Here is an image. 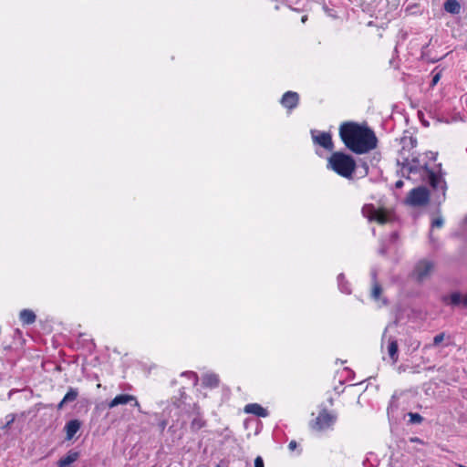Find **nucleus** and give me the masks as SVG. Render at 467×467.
<instances>
[{
    "instance_id": "1",
    "label": "nucleus",
    "mask_w": 467,
    "mask_h": 467,
    "mask_svg": "<svg viewBox=\"0 0 467 467\" xmlns=\"http://www.w3.org/2000/svg\"><path fill=\"white\" fill-rule=\"evenodd\" d=\"M339 137L345 146L356 154L368 153L378 144L375 132L370 128L353 121L340 125Z\"/></svg>"
},
{
    "instance_id": "2",
    "label": "nucleus",
    "mask_w": 467,
    "mask_h": 467,
    "mask_svg": "<svg viewBox=\"0 0 467 467\" xmlns=\"http://www.w3.org/2000/svg\"><path fill=\"white\" fill-rule=\"evenodd\" d=\"M327 168L343 178L351 179L357 163L351 155L342 151H334L327 160Z\"/></svg>"
},
{
    "instance_id": "3",
    "label": "nucleus",
    "mask_w": 467,
    "mask_h": 467,
    "mask_svg": "<svg viewBox=\"0 0 467 467\" xmlns=\"http://www.w3.org/2000/svg\"><path fill=\"white\" fill-rule=\"evenodd\" d=\"M397 165L400 167L399 172L407 179H410V174L423 175L425 171L429 168L428 163L420 164L419 157H402L397 160Z\"/></svg>"
},
{
    "instance_id": "4",
    "label": "nucleus",
    "mask_w": 467,
    "mask_h": 467,
    "mask_svg": "<svg viewBox=\"0 0 467 467\" xmlns=\"http://www.w3.org/2000/svg\"><path fill=\"white\" fill-rule=\"evenodd\" d=\"M337 415L324 408L320 410L317 417L309 422V427L317 431L331 428L337 421Z\"/></svg>"
},
{
    "instance_id": "5",
    "label": "nucleus",
    "mask_w": 467,
    "mask_h": 467,
    "mask_svg": "<svg viewBox=\"0 0 467 467\" xmlns=\"http://www.w3.org/2000/svg\"><path fill=\"white\" fill-rule=\"evenodd\" d=\"M361 213L369 222L385 224L392 220V213L385 209H377L374 204L368 203L362 207Z\"/></svg>"
},
{
    "instance_id": "6",
    "label": "nucleus",
    "mask_w": 467,
    "mask_h": 467,
    "mask_svg": "<svg viewBox=\"0 0 467 467\" xmlns=\"http://www.w3.org/2000/svg\"><path fill=\"white\" fill-rule=\"evenodd\" d=\"M430 192L424 186L412 189L406 199V202L411 206H422L428 203Z\"/></svg>"
},
{
    "instance_id": "7",
    "label": "nucleus",
    "mask_w": 467,
    "mask_h": 467,
    "mask_svg": "<svg viewBox=\"0 0 467 467\" xmlns=\"http://www.w3.org/2000/svg\"><path fill=\"white\" fill-rule=\"evenodd\" d=\"M311 138L314 145H317L327 151L334 152V142L330 132L311 130Z\"/></svg>"
},
{
    "instance_id": "8",
    "label": "nucleus",
    "mask_w": 467,
    "mask_h": 467,
    "mask_svg": "<svg viewBox=\"0 0 467 467\" xmlns=\"http://www.w3.org/2000/svg\"><path fill=\"white\" fill-rule=\"evenodd\" d=\"M433 269L434 264L432 261L426 259L420 260L414 267L413 276L417 281L422 282L430 276Z\"/></svg>"
},
{
    "instance_id": "9",
    "label": "nucleus",
    "mask_w": 467,
    "mask_h": 467,
    "mask_svg": "<svg viewBox=\"0 0 467 467\" xmlns=\"http://www.w3.org/2000/svg\"><path fill=\"white\" fill-rule=\"evenodd\" d=\"M424 175L428 178L429 184L433 190L441 189L443 194L445 193L447 185L441 174L428 168L422 176Z\"/></svg>"
},
{
    "instance_id": "10",
    "label": "nucleus",
    "mask_w": 467,
    "mask_h": 467,
    "mask_svg": "<svg viewBox=\"0 0 467 467\" xmlns=\"http://www.w3.org/2000/svg\"><path fill=\"white\" fill-rule=\"evenodd\" d=\"M206 426V420L203 418L202 413L200 411V408L194 405L192 419L191 420L190 428L192 432H197L201 429Z\"/></svg>"
},
{
    "instance_id": "11",
    "label": "nucleus",
    "mask_w": 467,
    "mask_h": 467,
    "mask_svg": "<svg viewBox=\"0 0 467 467\" xmlns=\"http://www.w3.org/2000/svg\"><path fill=\"white\" fill-rule=\"evenodd\" d=\"M133 401V406L138 407L140 409V403L137 398L130 394H119L117 395L109 403V408H114L119 405L128 404Z\"/></svg>"
},
{
    "instance_id": "12",
    "label": "nucleus",
    "mask_w": 467,
    "mask_h": 467,
    "mask_svg": "<svg viewBox=\"0 0 467 467\" xmlns=\"http://www.w3.org/2000/svg\"><path fill=\"white\" fill-rule=\"evenodd\" d=\"M282 106L287 109H294L298 106L299 95L295 91H286L280 100Z\"/></svg>"
},
{
    "instance_id": "13",
    "label": "nucleus",
    "mask_w": 467,
    "mask_h": 467,
    "mask_svg": "<svg viewBox=\"0 0 467 467\" xmlns=\"http://www.w3.org/2000/svg\"><path fill=\"white\" fill-rule=\"evenodd\" d=\"M82 422L78 419H73L66 422L64 431L66 432V440L71 441L77 432L80 430Z\"/></svg>"
},
{
    "instance_id": "14",
    "label": "nucleus",
    "mask_w": 467,
    "mask_h": 467,
    "mask_svg": "<svg viewBox=\"0 0 467 467\" xmlns=\"http://www.w3.org/2000/svg\"><path fill=\"white\" fill-rule=\"evenodd\" d=\"M388 346L387 350L388 354L393 364L397 363L399 360V347L398 341L394 337H389L387 339Z\"/></svg>"
},
{
    "instance_id": "15",
    "label": "nucleus",
    "mask_w": 467,
    "mask_h": 467,
    "mask_svg": "<svg viewBox=\"0 0 467 467\" xmlns=\"http://www.w3.org/2000/svg\"><path fill=\"white\" fill-rule=\"evenodd\" d=\"M244 411L246 413L254 414L257 417L265 418L268 416V410L262 407L258 403H249L244 407Z\"/></svg>"
},
{
    "instance_id": "16",
    "label": "nucleus",
    "mask_w": 467,
    "mask_h": 467,
    "mask_svg": "<svg viewBox=\"0 0 467 467\" xmlns=\"http://www.w3.org/2000/svg\"><path fill=\"white\" fill-rule=\"evenodd\" d=\"M79 457V452L74 450H70L67 453L61 457L57 462V467H67L71 463L75 462Z\"/></svg>"
},
{
    "instance_id": "17",
    "label": "nucleus",
    "mask_w": 467,
    "mask_h": 467,
    "mask_svg": "<svg viewBox=\"0 0 467 467\" xmlns=\"http://www.w3.org/2000/svg\"><path fill=\"white\" fill-rule=\"evenodd\" d=\"M450 304L453 306H460L467 308V294L462 296L459 292H454L450 296Z\"/></svg>"
},
{
    "instance_id": "18",
    "label": "nucleus",
    "mask_w": 467,
    "mask_h": 467,
    "mask_svg": "<svg viewBox=\"0 0 467 467\" xmlns=\"http://www.w3.org/2000/svg\"><path fill=\"white\" fill-rule=\"evenodd\" d=\"M444 10L451 15H458L461 12V5L457 0H446L443 5Z\"/></svg>"
},
{
    "instance_id": "19",
    "label": "nucleus",
    "mask_w": 467,
    "mask_h": 467,
    "mask_svg": "<svg viewBox=\"0 0 467 467\" xmlns=\"http://www.w3.org/2000/svg\"><path fill=\"white\" fill-rule=\"evenodd\" d=\"M220 379L214 373L206 374L202 377V385L207 388H216L219 386Z\"/></svg>"
},
{
    "instance_id": "20",
    "label": "nucleus",
    "mask_w": 467,
    "mask_h": 467,
    "mask_svg": "<svg viewBox=\"0 0 467 467\" xmlns=\"http://www.w3.org/2000/svg\"><path fill=\"white\" fill-rule=\"evenodd\" d=\"M20 321L25 325H31L36 321V315L30 309H23L20 312Z\"/></svg>"
},
{
    "instance_id": "21",
    "label": "nucleus",
    "mask_w": 467,
    "mask_h": 467,
    "mask_svg": "<svg viewBox=\"0 0 467 467\" xmlns=\"http://www.w3.org/2000/svg\"><path fill=\"white\" fill-rule=\"evenodd\" d=\"M337 285L342 293L347 295L351 294L350 284L346 280L345 275L342 273L337 275Z\"/></svg>"
},
{
    "instance_id": "22",
    "label": "nucleus",
    "mask_w": 467,
    "mask_h": 467,
    "mask_svg": "<svg viewBox=\"0 0 467 467\" xmlns=\"http://www.w3.org/2000/svg\"><path fill=\"white\" fill-rule=\"evenodd\" d=\"M78 396V390L75 388H69L64 398L62 399V403L73 402L77 400Z\"/></svg>"
},
{
    "instance_id": "23",
    "label": "nucleus",
    "mask_w": 467,
    "mask_h": 467,
    "mask_svg": "<svg viewBox=\"0 0 467 467\" xmlns=\"http://www.w3.org/2000/svg\"><path fill=\"white\" fill-rule=\"evenodd\" d=\"M382 288L381 285L379 284V282H375L373 284L372 291H371V296L373 299L378 300L379 298V296L381 295Z\"/></svg>"
},
{
    "instance_id": "24",
    "label": "nucleus",
    "mask_w": 467,
    "mask_h": 467,
    "mask_svg": "<svg viewBox=\"0 0 467 467\" xmlns=\"http://www.w3.org/2000/svg\"><path fill=\"white\" fill-rule=\"evenodd\" d=\"M409 417L411 423L420 424L423 421V417L419 413L410 412Z\"/></svg>"
},
{
    "instance_id": "25",
    "label": "nucleus",
    "mask_w": 467,
    "mask_h": 467,
    "mask_svg": "<svg viewBox=\"0 0 467 467\" xmlns=\"http://www.w3.org/2000/svg\"><path fill=\"white\" fill-rule=\"evenodd\" d=\"M428 47H429V44H426L425 46H423L421 47V57L425 60H427L428 62H431V63H435L437 61L440 60V58H430L428 56H427V49H428Z\"/></svg>"
},
{
    "instance_id": "26",
    "label": "nucleus",
    "mask_w": 467,
    "mask_h": 467,
    "mask_svg": "<svg viewBox=\"0 0 467 467\" xmlns=\"http://www.w3.org/2000/svg\"><path fill=\"white\" fill-rule=\"evenodd\" d=\"M16 420V414L10 413L5 416V423L3 425V430H7Z\"/></svg>"
},
{
    "instance_id": "27",
    "label": "nucleus",
    "mask_w": 467,
    "mask_h": 467,
    "mask_svg": "<svg viewBox=\"0 0 467 467\" xmlns=\"http://www.w3.org/2000/svg\"><path fill=\"white\" fill-rule=\"evenodd\" d=\"M182 377H187L189 379L192 380L193 385H197L198 383V376L195 372L192 371H185L182 373Z\"/></svg>"
},
{
    "instance_id": "28",
    "label": "nucleus",
    "mask_w": 467,
    "mask_h": 467,
    "mask_svg": "<svg viewBox=\"0 0 467 467\" xmlns=\"http://www.w3.org/2000/svg\"><path fill=\"white\" fill-rule=\"evenodd\" d=\"M445 337V334L443 332L440 333V334H437L434 337H433V342H432V346L433 347H437L439 346L444 339Z\"/></svg>"
},
{
    "instance_id": "29",
    "label": "nucleus",
    "mask_w": 467,
    "mask_h": 467,
    "mask_svg": "<svg viewBox=\"0 0 467 467\" xmlns=\"http://www.w3.org/2000/svg\"><path fill=\"white\" fill-rule=\"evenodd\" d=\"M443 223H444V222H443V219H442L441 217L435 218V219H434V220H432V222H431V227H432V228H435V227H437V228H441V227H442Z\"/></svg>"
},
{
    "instance_id": "30",
    "label": "nucleus",
    "mask_w": 467,
    "mask_h": 467,
    "mask_svg": "<svg viewBox=\"0 0 467 467\" xmlns=\"http://www.w3.org/2000/svg\"><path fill=\"white\" fill-rule=\"evenodd\" d=\"M167 425H168V421H167L166 419H161V420H159L158 427H159L161 432L164 431V430L167 427Z\"/></svg>"
},
{
    "instance_id": "31",
    "label": "nucleus",
    "mask_w": 467,
    "mask_h": 467,
    "mask_svg": "<svg viewBox=\"0 0 467 467\" xmlns=\"http://www.w3.org/2000/svg\"><path fill=\"white\" fill-rule=\"evenodd\" d=\"M254 467H265L264 460L261 456L254 459Z\"/></svg>"
},
{
    "instance_id": "32",
    "label": "nucleus",
    "mask_w": 467,
    "mask_h": 467,
    "mask_svg": "<svg viewBox=\"0 0 467 467\" xmlns=\"http://www.w3.org/2000/svg\"><path fill=\"white\" fill-rule=\"evenodd\" d=\"M441 78V72H438L433 75L431 85L433 87L435 86Z\"/></svg>"
},
{
    "instance_id": "33",
    "label": "nucleus",
    "mask_w": 467,
    "mask_h": 467,
    "mask_svg": "<svg viewBox=\"0 0 467 467\" xmlns=\"http://www.w3.org/2000/svg\"><path fill=\"white\" fill-rule=\"evenodd\" d=\"M363 466L364 467H374V464L371 463V461L368 456L363 461Z\"/></svg>"
},
{
    "instance_id": "34",
    "label": "nucleus",
    "mask_w": 467,
    "mask_h": 467,
    "mask_svg": "<svg viewBox=\"0 0 467 467\" xmlns=\"http://www.w3.org/2000/svg\"><path fill=\"white\" fill-rule=\"evenodd\" d=\"M296 446H297V443H296V441H291L289 442V444H288V448H289V450H291V451L295 450V449L296 448Z\"/></svg>"
},
{
    "instance_id": "35",
    "label": "nucleus",
    "mask_w": 467,
    "mask_h": 467,
    "mask_svg": "<svg viewBox=\"0 0 467 467\" xmlns=\"http://www.w3.org/2000/svg\"><path fill=\"white\" fill-rule=\"evenodd\" d=\"M216 467H228V462L226 461H224V460H221L217 463Z\"/></svg>"
},
{
    "instance_id": "36",
    "label": "nucleus",
    "mask_w": 467,
    "mask_h": 467,
    "mask_svg": "<svg viewBox=\"0 0 467 467\" xmlns=\"http://www.w3.org/2000/svg\"><path fill=\"white\" fill-rule=\"evenodd\" d=\"M371 278H372L373 284H375V282H378V280H377V271L374 270V269L371 271Z\"/></svg>"
},
{
    "instance_id": "37",
    "label": "nucleus",
    "mask_w": 467,
    "mask_h": 467,
    "mask_svg": "<svg viewBox=\"0 0 467 467\" xmlns=\"http://www.w3.org/2000/svg\"><path fill=\"white\" fill-rule=\"evenodd\" d=\"M403 185H404V182H403V181H401V180L397 181V182H396V183H395V187H396L397 189H400V188H402V187H403Z\"/></svg>"
},
{
    "instance_id": "38",
    "label": "nucleus",
    "mask_w": 467,
    "mask_h": 467,
    "mask_svg": "<svg viewBox=\"0 0 467 467\" xmlns=\"http://www.w3.org/2000/svg\"><path fill=\"white\" fill-rule=\"evenodd\" d=\"M427 154H430V159L432 160V161H435L436 158H437V153L436 152L429 151Z\"/></svg>"
},
{
    "instance_id": "39",
    "label": "nucleus",
    "mask_w": 467,
    "mask_h": 467,
    "mask_svg": "<svg viewBox=\"0 0 467 467\" xmlns=\"http://www.w3.org/2000/svg\"><path fill=\"white\" fill-rule=\"evenodd\" d=\"M361 166H362V168H364V170H365V175H367V174L368 173V163H367V162H363V163L361 164Z\"/></svg>"
},
{
    "instance_id": "40",
    "label": "nucleus",
    "mask_w": 467,
    "mask_h": 467,
    "mask_svg": "<svg viewBox=\"0 0 467 467\" xmlns=\"http://www.w3.org/2000/svg\"><path fill=\"white\" fill-rule=\"evenodd\" d=\"M379 254L382 255H385L387 254V249L385 247H382L379 249Z\"/></svg>"
},
{
    "instance_id": "41",
    "label": "nucleus",
    "mask_w": 467,
    "mask_h": 467,
    "mask_svg": "<svg viewBox=\"0 0 467 467\" xmlns=\"http://www.w3.org/2000/svg\"><path fill=\"white\" fill-rule=\"evenodd\" d=\"M386 332H387V329H385V332L382 336V338H381V348H383V345H384V341L386 339Z\"/></svg>"
},
{
    "instance_id": "42",
    "label": "nucleus",
    "mask_w": 467,
    "mask_h": 467,
    "mask_svg": "<svg viewBox=\"0 0 467 467\" xmlns=\"http://www.w3.org/2000/svg\"><path fill=\"white\" fill-rule=\"evenodd\" d=\"M66 403H62V400L57 404V410H62Z\"/></svg>"
},
{
    "instance_id": "43",
    "label": "nucleus",
    "mask_w": 467,
    "mask_h": 467,
    "mask_svg": "<svg viewBox=\"0 0 467 467\" xmlns=\"http://www.w3.org/2000/svg\"><path fill=\"white\" fill-rule=\"evenodd\" d=\"M306 21H307V16H306V15H305V16H302V18H301V22H302V23H306Z\"/></svg>"
},
{
    "instance_id": "44",
    "label": "nucleus",
    "mask_w": 467,
    "mask_h": 467,
    "mask_svg": "<svg viewBox=\"0 0 467 467\" xmlns=\"http://www.w3.org/2000/svg\"><path fill=\"white\" fill-rule=\"evenodd\" d=\"M410 141H411L412 147H415L416 143H417L416 139L410 138Z\"/></svg>"
}]
</instances>
